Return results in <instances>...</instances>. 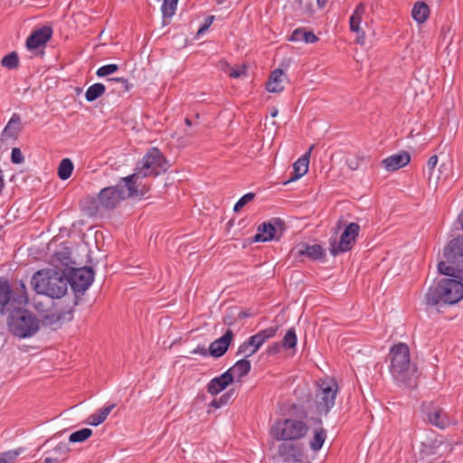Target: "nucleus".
<instances>
[{"mask_svg":"<svg viewBox=\"0 0 463 463\" xmlns=\"http://www.w3.org/2000/svg\"><path fill=\"white\" fill-rule=\"evenodd\" d=\"M168 167V162L162 152L156 147L150 148L137 165L134 174L122 178V182L117 185L101 189L98 200L101 208L105 211L113 210L124 199L137 195L139 177L157 176Z\"/></svg>","mask_w":463,"mask_h":463,"instance_id":"obj_1","label":"nucleus"},{"mask_svg":"<svg viewBox=\"0 0 463 463\" xmlns=\"http://www.w3.org/2000/svg\"><path fill=\"white\" fill-rule=\"evenodd\" d=\"M70 280L63 273L54 269H40L32 279L31 285L37 294L61 298L68 289Z\"/></svg>","mask_w":463,"mask_h":463,"instance_id":"obj_2","label":"nucleus"},{"mask_svg":"<svg viewBox=\"0 0 463 463\" xmlns=\"http://www.w3.org/2000/svg\"><path fill=\"white\" fill-rule=\"evenodd\" d=\"M463 298V283L453 279H443L429 288L425 295L427 306L453 305Z\"/></svg>","mask_w":463,"mask_h":463,"instance_id":"obj_3","label":"nucleus"},{"mask_svg":"<svg viewBox=\"0 0 463 463\" xmlns=\"http://www.w3.org/2000/svg\"><path fill=\"white\" fill-rule=\"evenodd\" d=\"M24 307L16 306L7 317L8 330L18 338L31 337L40 329L39 318Z\"/></svg>","mask_w":463,"mask_h":463,"instance_id":"obj_4","label":"nucleus"},{"mask_svg":"<svg viewBox=\"0 0 463 463\" xmlns=\"http://www.w3.org/2000/svg\"><path fill=\"white\" fill-rule=\"evenodd\" d=\"M338 392L337 383L334 379H320L317 382L314 397L309 401L318 415H327L335 403Z\"/></svg>","mask_w":463,"mask_h":463,"instance_id":"obj_5","label":"nucleus"},{"mask_svg":"<svg viewBox=\"0 0 463 463\" xmlns=\"http://www.w3.org/2000/svg\"><path fill=\"white\" fill-rule=\"evenodd\" d=\"M308 430L306 422L295 419L277 420L271 429V434L277 440H297L304 438Z\"/></svg>","mask_w":463,"mask_h":463,"instance_id":"obj_6","label":"nucleus"},{"mask_svg":"<svg viewBox=\"0 0 463 463\" xmlns=\"http://www.w3.org/2000/svg\"><path fill=\"white\" fill-rule=\"evenodd\" d=\"M390 359L391 373L396 380L405 383L411 365L409 346L403 343L394 345L390 351Z\"/></svg>","mask_w":463,"mask_h":463,"instance_id":"obj_7","label":"nucleus"},{"mask_svg":"<svg viewBox=\"0 0 463 463\" xmlns=\"http://www.w3.org/2000/svg\"><path fill=\"white\" fill-rule=\"evenodd\" d=\"M360 226L356 222L349 223L342 232L339 241L336 238L329 239V251L333 256L347 252L352 250L359 235Z\"/></svg>","mask_w":463,"mask_h":463,"instance_id":"obj_8","label":"nucleus"},{"mask_svg":"<svg viewBox=\"0 0 463 463\" xmlns=\"http://www.w3.org/2000/svg\"><path fill=\"white\" fill-rule=\"evenodd\" d=\"M284 230V222L279 218H274L271 222H262L258 227V232L253 237V241H279Z\"/></svg>","mask_w":463,"mask_h":463,"instance_id":"obj_9","label":"nucleus"},{"mask_svg":"<svg viewBox=\"0 0 463 463\" xmlns=\"http://www.w3.org/2000/svg\"><path fill=\"white\" fill-rule=\"evenodd\" d=\"M68 279L75 293H84L93 282L94 271L90 267L72 269Z\"/></svg>","mask_w":463,"mask_h":463,"instance_id":"obj_10","label":"nucleus"},{"mask_svg":"<svg viewBox=\"0 0 463 463\" xmlns=\"http://www.w3.org/2000/svg\"><path fill=\"white\" fill-rule=\"evenodd\" d=\"M443 254L449 264L463 263V237L458 236L452 239L445 247Z\"/></svg>","mask_w":463,"mask_h":463,"instance_id":"obj_11","label":"nucleus"},{"mask_svg":"<svg viewBox=\"0 0 463 463\" xmlns=\"http://www.w3.org/2000/svg\"><path fill=\"white\" fill-rule=\"evenodd\" d=\"M278 454L286 463H298L302 461V448L294 443L283 442L278 447Z\"/></svg>","mask_w":463,"mask_h":463,"instance_id":"obj_12","label":"nucleus"},{"mask_svg":"<svg viewBox=\"0 0 463 463\" xmlns=\"http://www.w3.org/2000/svg\"><path fill=\"white\" fill-rule=\"evenodd\" d=\"M14 289L7 279L0 278V314L11 312L17 306L13 302Z\"/></svg>","mask_w":463,"mask_h":463,"instance_id":"obj_13","label":"nucleus"},{"mask_svg":"<svg viewBox=\"0 0 463 463\" xmlns=\"http://www.w3.org/2000/svg\"><path fill=\"white\" fill-rule=\"evenodd\" d=\"M52 29L50 26H43L33 31L26 40V47L28 50H35L45 43L52 38Z\"/></svg>","mask_w":463,"mask_h":463,"instance_id":"obj_14","label":"nucleus"},{"mask_svg":"<svg viewBox=\"0 0 463 463\" xmlns=\"http://www.w3.org/2000/svg\"><path fill=\"white\" fill-rule=\"evenodd\" d=\"M22 130L23 125L21 116L17 113H14L1 133V142H5L9 139L16 140Z\"/></svg>","mask_w":463,"mask_h":463,"instance_id":"obj_15","label":"nucleus"},{"mask_svg":"<svg viewBox=\"0 0 463 463\" xmlns=\"http://www.w3.org/2000/svg\"><path fill=\"white\" fill-rule=\"evenodd\" d=\"M234 334L232 329H227L222 336L214 340L209 346V354L213 357H221L228 350Z\"/></svg>","mask_w":463,"mask_h":463,"instance_id":"obj_16","label":"nucleus"},{"mask_svg":"<svg viewBox=\"0 0 463 463\" xmlns=\"http://www.w3.org/2000/svg\"><path fill=\"white\" fill-rule=\"evenodd\" d=\"M295 250L297 257L306 256L312 260H322L326 256V250L318 244L309 245L302 242L295 248Z\"/></svg>","mask_w":463,"mask_h":463,"instance_id":"obj_17","label":"nucleus"},{"mask_svg":"<svg viewBox=\"0 0 463 463\" xmlns=\"http://www.w3.org/2000/svg\"><path fill=\"white\" fill-rule=\"evenodd\" d=\"M410 161V154L406 151H402L399 154H395L384 158L382 161V165L387 171L393 172L407 165Z\"/></svg>","mask_w":463,"mask_h":463,"instance_id":"obj_18","label":"nucleus"},{"mask_svg":"<svg viewBox=\"0 0 463 463\" xmlns=\"http://www.w3.org/2000/svg\"><path fill=\"white\" fill-rule=\"evenodd\" d=\"M233 382V377L229 371L224 372L220 376L212 379L207 384V392L212 395H216L223 391Z\"/></svg>","mask_w":463,"mask_h":463,"instance_id":"obj_19","label":"nucleus"},{"mask_svg":"<svg viewBox=\"0 0 463 463\" xmlns=\"http://www.w3.org/2000/svg\"><path fill=\"white\" fill-rule=\"evenodd\" d=\"M428 420L430 424L444 430L449 425V420L441 408L433 407L427 412Z\"/></svg>","mask_w":463,"mask_h":463,"instance_id":"obj_20","label":"nucleus"},{"mask_svg":"<svg viewBox=\"0 0 463 463\" xmlns=\"http://www.w3.org/2000/svg\"><path fill=\"white\" fill-rule=\"evenodd\" d=\"M312 148L313 146H311L308 152L304 154L293 164V176H291L285 184L297 180L307 173L310 151Z\"/></svg>","mask_w":463,"mask_h":463,"instance_id":"obj_21","label":"nucleus"},{"mask_svg":"<svg viewBox=\"0 0 463 463\" xmlns=\"http://www.w3.org/2000/svg\"><path fill=\"white\" fill-rule=\"evenodd\" d=\"M286 79L281 69H276L271 72L267 82V90L269 92H280L284 89L283 81Z\"/></svg>","mask_w":463,"mask_h":463,"instance_id":"obj_22","label":"nucleus"},{"mask_svg":"<svg viewBox=\"0 0 463 463\" xmlns=\"http://www.w3.org/2000/svg\"><path fill=\"white\" fill-rule=\"evenodd\" d=\"M108 89L112 94L121 96L130 90L131 85L124 78H109L107 80Z\"/></svg>","mask_w":463,"mask_h":463,"instance_id":"obj_23","label":"nucleus"},{"mask_svg":"<svg viewBox=\"0 0 463 463\" xmlns=\"http://www.w3.org/2000/svg\"><path fill=\"white\" fill-rule=\"evenodd\" d=\"M365 12V5L364 3H360L354 9L353 14L350 17L349 24H350V30L352 32L356 33L359 34L360 33L362 35H364V32L360 29V24L362 22L363 14Z\"/></svg>","mask_w":463,"mask_h":463,"instance_id":"obj_24","label":"nucleus"},{"mask_svg":"<svg viewBox=\"0 0 463 463\" xmlns=\"http://www.w3.org/2000/svg\"><path fill=\"white\" fill-rule=\"evenodd\" d=\"M116 407L115 403L109 404L99 410H98L95 413H92L89 416L87 420V423L91 426H98L105 421L109 414L112 411V410Z\"/></svg>","mask_w":463,"mask_h":463,"instance_id":"obj_25","label":"nucleus"},{"mask_svg":"<svg viewBox=\"0 0 463 463\" xmlns=\"http://www.w3.org/2000/svg\"><path fill=\"white\" fill-rule=\"evenodd\" d=\"M250 368V362L245 357L243 359L237 361L235 364L227 371L231 373V375H232L233 378L238 377V379L240 380L241 378L244 377L249 373Z\"/></svg>","mask_w":463,"mask_h":463,"instance_id":"obj_26","label":"nucleus"},{"mask_svg":"<svg viewBox=\"0 0 463 463\" xmlns=\"http://www.w3.org/2000/svg\"><path fill=\"white\" fill-rule=\"evenodd\" d=\"M317 423L319 425L322 424L321 419H317ZM326 430L324 428H322V426L315 429L314 435L309 441L310 449L314 451H318L322 448V446L326 440Z\"/></svg>","mask_w":463,"mask_h":463,"instance_id":"obj_27","label":"nucleus"},{"mask_svg":"<svg viewBox=\"0 0 463 463\" xmlns=\"http://www.w3.org/2000/svg\"><path fill=\"white\" fill-rule=\"evenodd\" d=\"M412 18L419 24L426 22L430 16V7L424 2H416L411 10Z\"/></svg>","mask_w":463,"mask_h":463,"instance_id":"obj_28","label":"nucleus"},{"mask_svg":"<svg viewBox=\"0 0 463 463\" xmlns=\"http://www.w3.org/2000/svg\"><path fill=\"white\" fill-rule=\"evenodd\" d=\"M292 42L304 41L307 43H315L318 37L313 32H307L304 28H297L293 31L290 38Z\"/></svg>","mask_w":463,"mask_h":463,"instance_id":"obj_29","label":"nucleus"},{"mask_svg":"<svg viewBox=\"0 0 463 463\" xmlns=\"http://www.w3.org/2000/svg\"><path fill=\"white\" fill-rule=\"evenodd\" d=\"M255 335H251L244 341L238 348L237 354H243L246 358L254 354L261 346L257 344V340L252 341Z\"/></svg>","mask_w":463,"mask_h":463,"instance_id":"obj_30","label":"nucleus"},{"mask_svg":"<svg viewBox=\"0 0 463 463\" xmlns=\"http://www.w3.org/2000/svg\"><path fill=\"white\" fill-rule=\"evenodd\" d=\"M97 198L88 196L82 201V210L88 216H96L101 208L100 202Z\"/></svg>","mask_w":463,"mask_h":463,"instance_id":"obj_31","label":"nucleus"},{"mask_svg":"<svg viewBox=\"0 0 463 463\" xmlns=\"http://www.w3.org/2000/svg\"><path fill=\"white\" fill-rule=\"evenodd\" d=\"M13 302L17 306H26L29 302L26 286L23 280L18 282L16 292H14Z\"/></svg>","mask_w":463,"mask_h":463,"instance_id":"obj_32","label":"nucleus"},{"mask_svg":"<svg viewBox=\"0 0 463 463\" xmlns=\"http://www.w3.org/2000/svg\"><path fill=\"white\" fill-rule=\"evenodd\" d=\"M107 87L102 83H95L90 86L85 93V98L89 102H92L101 97L105 91Z\"/></svg>","mask_w":463,"mask_h":463,"instance_id":"obj_33","label":"nucleus"},{"mask_svg":"<svg viewBox=\"0 0 463 463\" xmlns=\"http://www.w3.org/2000/svg\"><path fill=\"white\" fill-rule=\"evenodd\" d=\"M52 261L55 265L69 267L72 263L70 250L65 248L62 250L56 251L52 256Z\"/></svg>","mask_w":463,"mask_h":463,"instance_id":"obj_34","label":"nucleus"},{"mask_svg":"<svg viewBox=\"0 0 463 463\" xmlns=\"http://www.w3.org/2000/svg\"><path fill=\"white\" fill-rule=\"evenodd\" d=\"M74 165L70 158H64L58 166V176L61 180H67L72 174Z\"/></svg>","mask_w":463,"mask_h":463,"instance_id":"obj_35","label":"nucleus"},{"mask_svg":"<svg viewBox=\"0 0 463 463\" xmlns=\"http://www.w3.org/2000/svg\"><path fill=\"white\" fill-rule=\"evenodd\" d=\"M279 326H270L260 330L255 335L252 341L257 340V344L262 345L266 341L274 337L278 332Z\"/></svg>","mask_w":463,"mask_h":463,"instance_id":"obj_36","label":"nucleus"},{"mask_svg":"<svg viewBox=\"0 0 463 463\" xmlns=\"http://www.w3.org/2000/svg\"><path fill=\"white\" fill-rule=\"evenodd\" d=\"M451 265L447 264L445 261H440L438 264V269L441 274L449 276V277H455L463 279V270L457 269Z\"/></svg>","mask_w":463,"mask_h":463,"instance_id":"obj_37","label":"nucleus"},{"mask_svg":"<svg viewBox=\"0 0 463 463\" xmlns=\"http://www.w3.org/2000/svg\"><path fill=\"white\" fill-rule=\"evenodd\" d=\"M70 452V448L67 443L60 442L52 449L48 450L46 453L49 455H57V460H64L67 454Z\"/></svg>","mask_w":463,"mask_h":463,"instance_id":"obj_38","label":"nucleus"},{"mask_svg":"<svg viewBox=\"0 0 463 463\" xmlns=\"http://www.w3.org/2000/svg\"><path fill=\"white\" fill-rule=\"evenodd\" d=\"M92 435V430L89 428H84L80 430L74 431L69 437V441L71 443L83 442Z\"/></svg>","mask_w":463,"mask_h":463,"instance_id":"obj_39","label":"nucleus"},{"mask_svg":"<svg viewBox=\"0 0 463 463\" xmlns=\"http://www.w3.org/2000/svg\"><path fill=\"white\" fill-rule=\"evenodd\" d=\"M1 64L3 67L9 69V70H14L18 68L19 66V57L18 54L15 52H12L5 55L2 61Z\"/></svg>","mask_w":463,"mask_h":463,"instance_id":"obj_40","label":"nucleus"},{"mask_svg":"<svg viewBox=\"0 0 463 463\" xmlns=\"http://www.w3.org/2000/svg\"><path fill=\"white\" fill-rule=\"evenodd\" d=\"M298 337L294 328H289L284 335L281 345L285 349H291L297 345Z\"/></svg>","mask_w":463,"mask_h":463,"instance_id":"obj_41","label":"nucleus"},{"mask_svg":"<svg viewBox=\"0 0 463 463\" xmlns=\"http://www.w3.org/2000/svg\"><path fill=\"white\" fill-rule=\"evenodd\" d=\"M178 0H164L161 10L163 18H171L176 10Z\"/></svg>","mask_w":463,"mask_h":463,"instance_id":"obj_42","label":"nucleus"},{"mask_svg":"<svg viewBox=\"0 0 463 463\" xmlns=\"http://www.w3.org/2000/svg\"><path fill=\"white\" fill-rule=\"evenodd\" d=\"M24 451V448L0 453V463H14L17 457Z\"/></svg>","mask_w":463,"mask_h":463,"instance_id":"obj_43","label":"nucleus"},{"mask_svg":"<svg viewBox=\"0 0 463 463\" xmlns=\"http://www.w3.org/2000/svg\"><path fill=\"white\" fill-rule=\"evenodd\" d=\"M233 393V390H230L229 392L223 393L221 397L213 399L211 402V406L215 409H219L222 406L226 405L231 401Z\"/></svg>","mask_w":463,"mask_h":463,"instance_id":"obj_44","label":"nucleus"},{"mask_svg":"<svg viewBox=\"0 0 463 463\" xmlns=\"http://www.w3.org/2000/svg\"><path fill=\"white\" fill-rule=\"evenodd\" d=\"M437 164H438V156H430L427 163V166L430 171L429 182L431 183L433 180L435 185H437L439 179V175L434 176V174H433V171H434Z\"/></svg>","mask_w":463,"mask_h":463,"instance_id":"obj_45","label":"nucleus"},{"mask_svg":"<svg viewBox=\"0 0 463 463\" xmlns=\"http://www.w3.org/2000/svg\"><path fill=\"white\" fill-rule=\"evenodd\" d=\"M255 198L254 193H248L239 199L235 203L233 211L240 212L248 203L251 202Z\"/></svg>","mask_w":463,"mask_h":463,"instance_id":"obj_46","label":"nucleus"},{"mask_svg":"<svg viewBox=\"0 0 463 463\" xmlns=\"http://www.w3.org/2000/svg\"><path fill=\"white\" fill-rule=\"evenodd\" d=\"M118 70V66L117 64H108L99 68L96 74L98 77H105L116 72Z\"/></svg>","mask_w":463,"mask_h":463,"instance_id":"obj_47","label":"nucleus"},{"mask_svg":"<svg viewBox=\"0 0 463 463\" xmlns=\"http://www.w3.org/2000/svg\"><path fill=\"white\" fill-rule=\"evenodd\" d=\"M11 161L13 164H22L24 161V156H23L20 148L14 147L12 149Z\"/></svg>","mask_w":463,"mask_h":463,"instance_id":"obj_48","label":"nucleus"},{"mask_svg":"<svg viewBox=\"0 0 463 463\" xmlns=\"http://www.w3.org/2000/svg\"><path fill=\"white\" fill-rule=\"evenodd\" d=\"M61 318H62V315L52 313V314H47L43 317V322L48 325H53V324H56L57 322H59Z\"/></svg>","mask_w":463,"mask_h":463,"instance_id":"obj_49","label":"nucleus"},{"mask_svg":"<svg viewBox=\"0 0 463 463\" xmlns=\"http://www.w3.org/2000/svg\"><path fill=\"white\" fill-rule=\"evenodd\" d=\"M300 9H303L307 14L313 12L312 0H296Z\"/></svg>","mask_w":463,"mask_h":463,"instance_id":"obj_50","label":"nucleus"},{"mask_svg":"<svg viewBox=\"0 0 463 463\" xmlns=\"http://www.w3.org/2000/svg\"><path fill=\"white\" fill-rule=\"evenodd\" d=\"M214 16L209 15L205 18L204 24L199 28L197 34H203L207 31V29L211 26V24L213 23Z\"/></svg>","mask_w":463,"mask_h":463,"instance_id":"obj_51","label":"nucleus"},{"mask_svg":"<svg viewBox=\"0 0 463 463\" xmlns=\"http://www.w3.org/2000/svg\"><path fill=\"white\" fill-rule=\"evenodd\" d=\"M282 345L279 343H273L267 349V354L269 355L277 354L280 352Z\"/></svg>","mask_w":463,"mask_h":463,"instance_id":"obj_52","label":"nucleus"},{"mask_svg":"<svg viewBox=\"0 0 463 463\" xmlns=\"http://www.w3.org/2000/svg\"><path fill=\"white\" fill-rule=\"evenodd\" d=\"M191 354H200V355H203V356L210 355L209 348L207 349L204 345L197 346L195 349L191 351Z\"/></svg>","mask_w":463,"mask_h":463,"instance_id":"obj_53","label":"nucleus"},{"mask_svg":"<svg viewBox=\"0 0 463 463\" xmlns=\"http://www.w3.org/2000/svg\"><path fill=\"white\" fill-rule=\"evenodd\" d=\"M346 164L350 169L356 170L359 167V159L358 158L347 159Z\"/></svg>","mask_w":463,"mask_h":463,"instance_id":"obj_54","label":"nucleus"},{"mask_svg":"<svg viewBox=\"0 0 463 463\" xmlns=\"http://www.w3.org/2000/svg\"><path fill=\"white\" fill-rule=\"evenodd\" d=\"M57 455H49L44 458L43 463H58Z\"/></svg>","mask_w":463,"mask_h":463,"instance_id":"obj_55","label":"nucleus"},{"mask_svg":"<svg viewBox=\"0 0 463 463\" xmlns=\"http://www.w3.org/2000/svg\"><path fill=\"white\" fill-rule=\"evenodd\" d=\"M245 72V71L242 70H233L232 71L229 75L232 78H239L241 75H242Z\"/></svg>","mask_w":463,"mask_h":463,"instance_id":"obj_56","label":"nucleus"},{"mask_svg":"<svg viewBox=\"0 0 463 463\" xmlns=\"http://www.w3.org/2000/svg\"><path fill=\"white\" fill-rule=\"evenodd\" d=\"M4 187H5L4 175H3V170L0 168V194H2Z\"/></svg>","mask_w":463,"mask_h":463,"instance_id":"obj_57","label":"nucleus"},{"mask_svg":"<svg viewBox=\"0 0 463 463\" xmlns=\"http://www.w3.org/2000/svg\"><path fill=\"white\" fill-rule=\"evenodd\" d=\"M327 3V0H317V5L319 8H324Z\"/></svg>","mask_w":463,"mask_h":463,"instance_id":"obj_58","label":"nucleus"},{"mask_svg":"<svg viewBox=\"0 0 463 463\" xmlns=\"http://www.w3.org/2000/svg\"><path fill=\"white\" fill-rule=\"evenodd\" d=\"M277 115H278V109L276 108H272V109L270 111V116L274 118Z\"/></svg>","mask_w":463,"mask_h":463,"instance_id":"obj_59","label":"nucleus"},{"mask_svg":"<svg viewBox=\"0 0 463 463\" xmlns=\"http://www.w3.org/2000/svg\"><path fill=\"white\" fill-rule=\"evenodd\" d=\"M238 317H239V318H243V317H248V314L246 312L241 311L239 313Z\"/></svg>","mask_w":463,"mask_h":463,"instance_id":"obj_60","label":"nucleus"},{"mask_svg":"<svg viewBox=\"0 0 463 463\" xmlns=\"http://www.w3.org/2000/svg\"><path fill=\"white\" fill-rule=\"evenodd\" d=\"M223 323L226 324V325H229V326L232 325V321L228 317H224L223 318Z\"/></svg>","mask_w":463,"mask_h":463,"instance_id":"obj_61","label":"nucleus"},{"mask_svg":"<svg viewBox=\"0 0 463 463\" xmlns=\"http://www.w3.org/2000/svg\"><path fill=\"white\" fill-rule=\"evenodd\" d=\"M184 123H185L187 126H189V127H190V126H192V121H191V119H190V118H184Z\"/></svg>","mask_w":463,"mask_h":463,"instance_id":"obj_62","label":"nucleus"}]
</instances>
